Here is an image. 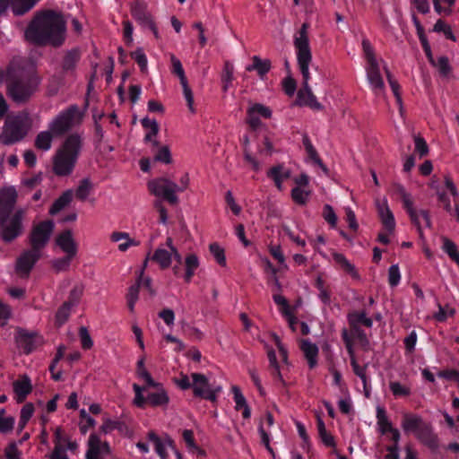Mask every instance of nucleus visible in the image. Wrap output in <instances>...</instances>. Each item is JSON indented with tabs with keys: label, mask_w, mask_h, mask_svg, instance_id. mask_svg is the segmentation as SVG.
Instances as JSON below:
<instances>
[{
	"label": "nucleus",
	"mask_w": 459,
	"mask_h": 459,
	"mask_svg": "<svg viewBox=\"0 0 459 459\" xmlns=\"http://www.w3.org/2000/svg\"><path fill=\"white\" fill-rule=\"evenodd\" d=\"M25 39L37 46L59 48L66 39V22L58 13L51 10L43 12L29 24Z\"/></svg>",
	"instance_id": "f257e3e1"
},
{
	"label": "nucleus",
	"mask_w": 459,
	"mask_h": 459,
	"mask_svg": "<svg viewBox=\"0 0 459 459\" xmlns=\"http://www.w3.org/2000/svg\"><path fill=\"white\" fill-rule=\"evenodd\" d=\"M8 81L9 96L17 103H25L38 91L40 79L32 65L22 59H13L6 73L0 70V81Z\"/></svg>",
	"instance_id": "f03ea898"
},
{
	"label": "nucleus",
	"mask_w": 459,
	"mask_h": 459,
	"mask_svg": "<svg viewBox=\"0 0 459 459\" xmlns=\"http://www.w3.org/2000/svg\"><path fill=\"white\" fill-rule=\"evenodd\" d=\"M83 139L78 133L65 137L53 156V172L58 177L70 176L77 163Z\"/></svg>",
	"instance_id": "7ed1b4c3"
},
{
	"label": "nucleus",
	"mask_w": 459,
	"mask_h": 459,
	"mask_svg": "<svg viewBox=\"0 0 459 459\" xmlns=\"http://www.w3.org/2000/svg\"><path fill=\"white\" fill-rule=\"evenodd\" d=\"M30 127V117L26 113L7 117L0 134L4 145H11L22 141Z\"/></svg>",
	"instance_id": "20e7f679"
},
{
	"label": "nucleus",
	"mask_w": 459,
	"mask_h": 459,
	"mask_svg": "<svg viewBox=\"0 0 459 459\" xmlns=\"http://www.w3.org/2000/svg\"><path fill=\"white\" fill-rule=\"evenodd\" d=\"M82 121V113L76 105L62 110L48 124V128L56 137L63 136Z\"/></svg>",
	"instance_id": "39448f33"
},
{
	"label": "nucleus",
	"mask_w": 459,
	"mask_h": 459,
	"mask_svg": "<svg viewBox=\"0 0 459 459\" xmlns=\"http://www.w3.org/2000/svg\"><path fill=\"white\" fill-rule=\"evenodd\" d=\"M25 213V209L19 208L13 214L0 218V238L4 242L11 243L22 234Z\"/></svg>",
	"instance_id": "423d86ee"
},
{
	"label": "nucleus",
	"mask_w": 459,
	"mask_h": 459,
	"mask_svg": "<svg viewBox=\"0 0 459 459\" xmlns=\"http://www.w3.org/2000/svg\"><path fill=\"white\" fill-rule=\"evenodd\" d=\"M54 228L55 224L51 220L42 221L34 224L28 235L30 248L36 252L41 253L48 244Z\"/></svg>",
	"instance_id": "0eeeda50"
},
{
	"label": "nucleus",
	"mask_w": 459,
	"mask_h": 459,
	"mask_svg": "<svg viewBox=\"0 0 459 459\" xmlns=\"http://www.w3.org/2000/svg\"><path fill=\"white\" fill-rule=\"evenodd\" d=\"M148 188L151 194L168 201L171 204L178 203V197L176 195L178 185L166 178H159L150 181Z\"/></svg>",
	"instance_id": "6e6552de"
},
{
	"label": "nucleus",
	"mask_w": 459,
	"mask_h": 459,
	"mask_svg": "<svg viewBox=\"0 0 459 459\" xmlns=\"http://www.w3.org/2000/svg\"><path fill=\"white\" fill-rule=\"evenodd\" d=\"M14 342L21 352L28 355L40 347L43 344L44 340L37 332H31L18 327L14 334Z\"/></svg>",
	"instance_id": "1a4fd4ad"
},
{
	"label": "nucleus",
	"mask_w": 459,
	"mask_h": 459,
	"mask_svg": "<svg viewBox=\"0 0 459 459\" xmlns=\"http://www.w3.org/2000/svg\"><path fill=\"white\" fill-rule=\"evenodd\" d=\"M191 378L192 389L195 396L211 402L216 401L217 393L220 391V388L213 389L211 386L208 378L204 374L192 373Z\"/></svg>",
	"instance_id": "9d476101"
},
{
	"label": "nucleus",
	"mask_w": 459,
	"mask_h": 459,
	"mask_svg": "<svg viewBox=\"0 0 459 459\" xmlns=\"http://www.w3.org/2000/svg\"><path fill=\"white\" fill-rule=\"evenodd\" d=\"M41 253L29 248L24 250L16 259L15 271L21 278H28Z\"/></svg>",
	"instance_id": "9b49d317"
},
{
	"label": "nucleus",
	"mask_w": 459,
	"mask_h": 459,
	"mask_svg": "<svg viewBox=\"0 0 459 459\" xmlns=\"http://www.w3.org/2000/svg\"><path fill=\"white\" fill-rule=\"evenodd\" d=\"M381 65H383V67L385 65L386 66L385 62L380 59L378 62L367 65L365 67L367 73V79L369 82V85L373 92L377 96H383L385 93V82L380 72Z\"/></svg>",
	"instance_id": "f8f14e48"
},
{
	"label": "nucleus",
	"mask_w": 459,
	"mask_h": 459,
	"mask_svg": "<svg viewBox=\"0 0 459 459\" xmlns=\"http://www.w3.org/2000/svg\"><path fill=\"white\" fill-rule=\"evenodd\" d=\"M131 14L141 26L149 28L153 32L155 38H159L158 30L144 3L135 2L131 7Z\"/></svg>",
	"instance_id": "ddd939ff"
},
{
	"label": "nucleus",
	"mask_w": 459,
	"mask_h": 459,
	"mask_svg": "<svg viewBox=\"0 0 459 459\" xmlns=\"http://www.w3.org/2000/svg\"><path fill=\"white\" fill-rule=\"evenodd\" d=\"M393 191L402 199L403 207L408 212L411 220V222L415 223L420 229L419 214L417 212V210L413 207V200L411 194L405 190L403 186L398 183H394L393 185Z\"/></svg>",
	"instance_id": "4468645a"
},
{
	"label": "nucleus",
	"mask_w": 459,
	"mask_h": 459,
	"mask_svg": "<svg viewBox=\"0 0 459 459\" xmlns=\"http://www.w3.org/2000/svg\"><path fill=\"white\" fill-rule=\"evenodd\" d=\"M17 200V192L14 187L8 186L0 189V218L10 215Z\"/></svg>",
	"instance_id": "2eb2a0df"
},
{
	"label": "nucleus",
	"mask_w": 459,
	"mask_h": 459,
	"mask_svg": "<svg viewBox=\"0 0 459 459\" xmlns=\"http://www.w3.org/2000/svg\"><path fill=\"white\" fill-rule=\"evenodd\" d=\"M56 244L65 255L76 256L78 245L71 230H65L58 234L56 238Z\"/></svg>",
	"instance_id": "dca6fc26"
},
{
	"label": "nucleus",
	"mask_w": 459,
	"mask_h": 459,
	"mask_svg": "<svg viewBox=\"0 0 459 459\" xmlns=\"http://www.w3.org/2000/svg\"><path fill=\"white\" fill-rule=\"evenodd\" d=\"M148 439L152 443L155 452L161 459L168 458V448L175 449L174 441L168 436L160 438L153 431L148 433Z\"/></svg>",
	"instance_id": "f3484780"
},
{
	"label": "nucleus",
	"mask_w": 459,
	"mask_h": 459,
	"mask_svg": "<svg viewBox=\"0 0 459 459\" xmlns=\"http://www.w3.org/2000/svg\"><path fill=\"white\" fill-rule=\"evenodd\" d=\"M416 437L432 450L438 448V438L429 423L424 424L415 433Z\"/></svg>",
	"instance_id": "a211bd4d"
},
{
	"label": "nucleus",
	"mask_w": 459,
	"mask_h": 459,
	"mask_svg": "<svg viewBox=\"0 0 459 459\" xmlns=\"http://www.w3.org/2000/svg\"><path fill=\"white\" fill-rule=\"evenodd\" d=\"M67 437L64 436L60 428L55 430L54 450L49 455V459H69L65 452V442Z\"/></svg>",
	"instance_id": "6ab92c4d"
},
{
	"label": "nucleus",
	"mask_w": 459,
	"mask_h": 459,
	"mask_svg": "<svg viewBox=\"0 0 459 459\" xmlns=\"http://www.w3.org/2000/svg\"><path fill=\"white\" fill-rule=\"evenodd\" d=\"M82 56L81 49L74 48L72 49L64 52V56L61 62V67L63 72L69 73L73 72Z\"/></svg>",
	"instance_id": "aec40b11"
},
{
	"label": "nucleus",
	"mask_w": 459,
	"mask_h": 459,
	"mask_svg": "<svg viewBox=\"0 0 459 459\" xmlns=\"http://www.w3.org/2000/svg\"><path fill=\"white\" fill-rule=\"evenodd\" d=\"M298 102L299 105L307 106L315 110L323 109L322 104L317 101L309 86L302 87L298 91Z\"/></svg>",
	"instance_id": "412c9836"
},
{
	"label": "nucleus",
	"mask_w": 459,
	"mask_h": 459,
	"mask_svg": "<svg viewBox=\"0 0 459 459\" xmlns=\"http://www.w3.org/2000/svg\"><path fill=\"white\" fill-rule=\"evenodd\" d=\"M347 321L351 328L360 327L361 325L371 328L373 325V320L368 316V314L365 310L351 311L347 315Z\"/></svg>",
	"instance_id": "4be33fe9"
},
{
	"label": "nucleus",
	"mask_w": 459,
	"mask_h": 459,
	"mask_svg": "<svg viewBox=\"0 0 459 459\" xmlns=\"http://www.w3.org/2000/svg\"><path fill=\"white\" fill-rule=\"evenodd\" d=\"M300 349L307 360L309 368H314L317 365L318 347L309 340H302Z\"/></svg>",
	"instance_id": "5701e85b"
},
{
	"label": "nucleus",
	"mask_w": 459,
	"mask_h": 459,
	"mask_svg": "<svg viewBox=\"0 0 459 459\" xmlns=\"http://www.w3.org/2000/svg\"><path fill=\"white\" fill-rule=\"evenodd\" d=\"M423 419L417 414L404 413L402 420V428L404 432H413L414 434L424 424Z\"/></svg>",
	"instance_id": "b1692460"
},
{
	"label": "nucleus",
	"mask_w": 459,
	"mask_h": 459,
	"mask_svg": "<svg viewBox=\"0 0 459 459\" xmlns=\"http://www.w3.org/2000/svg\"><path fill=\"white\" fill-rule=\"evenodd\" d=\"M297 59L299 68L303 77V87L309 86L308 82L310 80L309 65L312 61L311 52L307 53H297Z\"/></svg>",
	"instance_id": "393cba45"
},
{
	"label": "nucleus",
	"mask_w": 459,
	"mask_h": 459,
	"mask_svg": "<svg viewBox=\"0 0 459 459\" xmlns=\"http://www.w3.org/2000/svg\"><path fill=\"white\" fill-rule=\"evenodd\" d=\"M267 176L272 178L279 190L282 189V183L290 177V170L283 165H277L269 169Z\"/></svg>",
	"instance_id": "a878e982"
},
{
	"label": "nucleus",
	"mask_w": 459,
	"mask_h": 459,
	"mask_svg": "<svg viewBox=\"0 0 459 459\" xmlns=\"http://www.w3.org/2000/svg\"><path fill=\"white\" fill-rule=\"evenodd\" d=\"M308 24L303 23L298 35L294 39V46L297 49V53H307L311 52L309 48V41L307 37Z\"/></svg>",
	"instance_id": "bb28decb"
},
{
	"label": "nucleus",
	"mask_w": 459,
	"mask_h": 459,
	"mask_svg": "<svg viewBox=\"0 0 459 459\" xmlns=\"http://www.w3.org/2000/svg\"><path fill=\"white\" fill-rule=\"evenodd\" d=\"M253 63L246 67L247 72L256 71L261 79H264L265 74L271 69V61L269 59H261L258 56L252 57Z\"/></svg>",
	"instance_id": "cd10ccee"
},
{
	"label": "nucleus",
	"mask_w": 459,
	"mask_h": 459,
	"mask_svg": "<svg viewBox=\"0 0 459 459\" xmlns=\"http://www.w3.org/2000/svg\"><path fill=\"white\" fill-rule=\"evenodd\" d=\"M378 213L385 228L391 233L394 230L395 221L393 212L387 205V202L378 205Z\"/></svg>",
	"instance_id": "c85d7f7f"
},
{
	"label": "nucleus",
	"mask_w": 459,
	"mask_h": 459,
	"mask_svg": "<svg viewBox=\"0 0 459 459\" xmlns=\"http://www.w3.org/2000/svg\"><path fill=\"white\" fill-rule=\"evenodd\" d=\"M110 239L113 242L122 241L118 245V249L121 252L126 251L130 247H135L139 245V242L134 238H131L129 234L126 232L115 231L111 234Z\"/></svg>",
	"instance_id": "c756f323"
},
{
	"label": "nucleus",
	"mask_w": 459,
	"mask_h": 459,
	"mask_svg": "<svg viewBox=\"0 0 459 459\" xmlns=\"http://www.w3.org/2000/svg\"><path fill=\"white\" fill-rule=\"evenodd\" d=\"M102 455L100 438L96 434H91L88 440V450L86 452L85 458L101 459Z\"/></svg>",
	"instance_id": "7c9ffc66"
},
{
	"label": "nucleus",
	"mask_w": 459,
	"mask_h": 459,
	"mask_svg": "<svg viewBox=\"0 0 459 459\" xmlns=\"http://www.w3.org/2000/svg\"><path fill=\"white\" fill-rule=\"evenodd\" d=\"M54 137H56V135L48 128L37 134L34 145L37 149L47 152L51 149Z\"/></svg>",
	"instance_id": "2f4dec72"
},
{
	"label": "nucleus",
	"mask_w": 459,
	"mask_h": 459,
	"mask_svg": "<svg viewBox=\"0 0 459 459\" xmlns=\"http://www.w3.org/2000/svg\"><path fill=\"white\" fill-rule=\"evenodd\" d=\"M231 390L234 394V401L236 403L235 409L237 411L242 410L243 418H245V419L250 418V415H251L250 408L247 405V400H246L245 396L243 395V394L241 393L239 387L237 385H233Z\"/></svg>",
	"instance_id": "473e14b6"
},
{
	"label": "nucleus",
	"mask_w": 459,
	"mask_h": 459,
	"mask_svg": "<svg viewBox=\"0 0 459 459\" xmlns=\"http://www.w3.org/2000/svg\"><path fill=\"white\" fill-rule=\"evenodd\" d=\"M157 392L147 394L146 400L152 406H166L169 398L166 393V391L162 388L160 384L159 387H155Z\"/></svg>",
	"instance_id": "72a5a7b5"
},
{
	"label": "nucleus",
	"mask_w": 459,
	"mask_h": 459,
	"mask_svg": "<svg viewBox=\"0 0 459 459\" xmlns=\"http://www.w3.org/2000/svg\"><path fill=\"white\" fill-rule=\"evenodd\" d=\"M173 254L164 248L159 247L152 256V260L156 262L161 269H167L170 266Z\"/></svg>",
	"instance_id": "f704fd0d"
},
{
	"label": "nucleus",
	"mask_w": 459,
	"mask_h": 459,
	"mask_svg": "<svg viewBox=\"0 0 459 459\" xmlns=\"http://www.w3.org/2000/svg\"><path fill=\"white\" fill-rule=\"evenodd\" d=\"M32 386L29 377H25L22 379L17 380L13 383V390L18 395L19 402H22L26 396L31 392Z\"/></svg>",
	"instance_id": "c9c22d12"
},
{
	"label": "nucleus",
	"mask_w": 459,
	"mask_h": 459,
	"mask_svg": "<svg viewBox=\"0 0 459 459\" xmlns=\"http://www.w3.org/2000/svg\"><path fill=\"white\" fill-rule=\"evenodd\" d=\"M73 198L72 190H66L51 205L49 209V213L51 215H55L62 211L65 206H67Z\"/></svg>",
	"instance_id": "e433bc0d"
},
{
	"label": "nucleus",
	"mask_w": 459,
	"mask_h": 459,
	"mask_svg": "<svg viewBox=\"0 0 459 459\" xmlns=\"http://www.w3.org/2000/svg\"><path fill=\"white\" fill-rule=\"evenodd\" d=\"M114 429H117L122 434H127L129 432L128 427L125 422L105 419L103 424L100 426L101 432L108 434Z\"/></svg>",
	"instance_id": "4c0bfd02"
},
{
	"label": "nucleus",
	"mask_w": 459,
	"mask_h": 459,
	"mask_svg": "<svg viewBox=\"0 0 459 459\" xmlns=\"http://www.w3.org/2000/svg\"><path fill=\"white\" fill-rule=\"evenodd\" d=\"M377 420L379 430L383 435L391 432L394 429L383 407L378 406L377 408Z\"/></svg>",
	"instance_id": "58836bf2"
},
{
	"label": "nucleus",
	"mask_w": 459,
	"mask_h": 459,
	"mask_svg": "<svg viewBox=\"0 0 459 459\" xmlns=\"http://www.w3.org/2000/svg\"><path fill=\"white\" fill-rule=\"evenodd\" d=\"M303 145L305 147V150L308 155V157L316 163L324 171H327V169L324 165L322 160L320 159L316 148L313 146L309 137L307 135L303 136Z\"/></svg>",
	"instance_id": "ea45409f"
},
{
	"label": "nucleus",
	"mask_w": 459,
	"mask_h": 459,
	"mask_svg": "<svg viewBox=\"0 0 459 459\" xmlns=\"http://www.w3.org/2000/svg\"><path fill=\"white\" fill-rule=\"evenodd\" d=\"M185 267H186V273H185V280L186 282H190L192 280V277L195 274V270L199 267V259L196 255L190 254L186 255L185 259Z\"/></svg>",
	"instance_id": "a19ab883"
},
{
	"label": "nucleus",
	"mask_w": 459,
	"mask_h": 459,
	"mask_svg": "<svg viewBox=\"0 0 459 459\" xmlns=\"http://www.w3.org/2000/svg\"><path fill=\"white\" fill-rule=\"evenodd\" d=\"M93 189V184L90 178H85L79 182L75 191V196L81 201H85Z\"/></svg>",
	"instance_id": "79ce46f5"
},
{
	"label": "nucleus",
	"mask_w": 459,
	"mask_h": 459,
	"mask_svg": "<svg viewBox=\"0 0 459 459\" xmlns=\"http://www.w3.org/2000/svg\"><path fill=\"white\" fill-rule=\"evenodd\" d=\"M39 0H13L12 9L14 14L22 15L30 11Z\"/></svg>",
	"instance_id": "37998d69"
},
{
	"label": "nucleus",
	"mask_w": 459,
	"mask_h": 459,
	"mask_svg": "<svg viewBox=\"0 0 459 459\" xmlns=\"http://www.w3.org/2000/svg\"><path fill=\"white\" fill-rule=\"evenodd\" d=\"M384 70L385 72L386 78L388 80V82L390 84L392 91L396 99V102L399 105L400 112L402 114L403 113V101H402V97H401V93H400V85L397 82V81L393 77V75L389 72L387 66L385 65Z\"/></svg>",
	"instance_id": "c03bdc74"
},
{
	"label": "nucleus",
	"mask_w": 459,
	"mask_h": 459,
	"mask_svg": "<svg viewBox=\"0 0 459 459\" xmlns=\"http://www.w3.org/2000/svg\"><path fill=\"white\" fill-rule=\"evenodd\" d=\"M445 185L447 190L450 192L451 195L454 197L455 203V215L459 221V193L457 191L456 186L449 176H445Z\"/></svg>",
	"instance_id": "a18cd8bd"
},
{
	"label": "nucleus",
	"mask_w": 459,
	"mask_h": 459,
	"mask_svg": "<svg viewBox=\"0 0 459 459\" xmlns=\"http://www.w3.org/2000/svg\"><path fill=\"white\" fill-rule=\"evenodd\" d=\"M333 260L341 266L343 271L350 273L354 278L358 277V273L354 265L351 264L343 255L339 253L333 254Z\"/></svg>",
	"instance_id": "49530a36"
},
{
	"label": "nucleus",
	"mask_w": 459,
	"mask_h": 459,
	"mask_svg": "<svg viewBox=\"0 0 459 459\" xmlns=\"http://www.w3.org/2000/svg\"><path fill=\"white\" fill-rule=\"evenodd\" d=\"M333 260L341 266L343 271L350 273L354 278L358 277V273L354 265L351 264L343 255L339 253L333 254Z\"/></svg>",
	"instance_id": "de8ad7c7"
},
{
	"label": "nucleus",
	"mask_w": 459,
	"mask_h": 459,
	"mask_svg": "<svg viewBox=\"0 0 459 459\" xmlns=\"http://www.w3.org/2000/svg\"><path fill=\"white\" fill-rule=\"evenodd\" d=\"M333 260L341 266L343 271L350 273L354 278L358 277V273L354 265L351 264L343 255L339 253L333 254Z\"/></svg>",
	"instance_id": "09e8293b"
},
{
	"label": "nucleus",
	"mask_w": 459,
	"mask_h": 459,
	"mask_svg": "<svg viewBox=\"0 0 459 459\" xmlns=\"http://www.w3.org/2000/svg\"><path fill=\"white\" fill-rule=\"evenodd\" d=\"M333 260L341 266L343 271L350 273L354 278L358 277V273L354 265L351 264L343 255L339 253L333 254Z\"/></svg>",
	"instance_id": "8fccbe9b"
},
{
	"label": "nucleus",
	"mask_w": 459,
	"mask_h": 459,
	"mask_svg": "<svg viewBox=\"0 0 459 459\" xmlns=\"http://www.w3.org/2000/svg\"><path fill=\"white\" fill-rule=\"evenodd\" d=\"M389 388L393 395L396 398L407 397L411 394V388L408 385H403L398 381H391L389 383Z\"/></svg>",
	"instance_id": "3c124183"
},
{
	"label": "nucleus",
	"mask_w": 459,
	"mask_h": 459,
	"mask_svg": "<svg viewBox=\"0 0 459 459\" xmlns=\"http://www.w3.org/2000/svg\"><path fill=\"white\" fill-rule=\"evenodd\" d=\"M141 285V281L137 280L136 283L132 285L129 290L128 293L126 295L127 299V307L130 310V312H134V305L138 300L139 298V288Z\"/></svg>",
	"instance_id": "603ef678"
},
{
	"label": "nucleus",
	"mask_w": 459,
	"mask_h": 459,
	"mask_svg": "<svg viewBox=\"0 0 459 459\" xmlns=\"http://www.w3.org/2000/svg\"><path fill=\"white\" fill-rule=\"evenodd\" d=\"M74 258V256L65 255L64 257L54 259L51 261L52 268L56 273L65 272L70 268L71 262Z\"/></svg>",
	"instance_id": "864d4df0"
},
{
	"label": "nucleus",
	"mask_w": 459,
	"mask_h": 459,
	"mask_svg": "<svg viewBox=\"0 0 459 459\" xmlns=\"http://www.w3.org/2000/svg\"><path fill=\"white\" fill-rule=\"evenodd\" d=\"M233 73H234V66L233 65L226 61L224 64L222 74H221V82L223 83V91H226L230 85L231 84V82L233 80Z\"/></svg>",
	"instance_id": "5fc2aeb1"
},
{
	"label": "nucleus",
	"mask_w": 459,
	"mask_h": 459,
	"mask_svg": "<svg viewBox=\"0 0 459 459\" xmlns=\"http://www.w3.org/2000/svg\"><path fill=\"white\" fill-rule=\"evenodd\" d=\"M443 250L455 261L459 266V253L457 247L453 241L445 238L443 239Z\"/></svg>",
	"instance_id": "6e6d98bb"
},
{
	"label": "nucleus",
	"mask_w": 459,
	"mask_h": 459,
	"mask_svg": "<svg viewBox=\"0 0 459 459\" xmlns=\"http://www.w3.org/2000/svg\"><path fill=\"white\" fill-rule=\"evenodd\" d=\"M74 306H73L72 304L68 303L67 301H65L57 310L56 314V322L58 323V325H63L65 324L69 316H70V313H71V310H72V307H74Z\"/></svg>",
	"instance_id": "4d7b16f0"
},
{
	"label": "nucleus",
	"mask_w": 459,
	"mask_h": 459,
	"mask_svg": "<svg viewBox=\"0 0 459 459\" xmlns=\"http://www.w3.org/2000/svg\"><path fill=\"white\" fill-rule=\"evenodd\" d=\"M210 252L215 258L216 262L221 265H226V257L224 249L217 243H212L209 247Z\"/></svg>",
	"instance_id": "13d9d810"
},
{
	"label": "nucleus",
	"mask_w": 459,
	"mask_h": 459,
	"mask_svg": "<svg viewBox=\"0 0 459 459\" xmlns=\"http://www.w3.org/2000/svg\"><path fill=\"white\" fill-rule=\"evenodd\" d=\"M170 61H171V65H172L171 73L179 78L180 82L187 81L180 60L178 57H176L174 55H171Z\"/></svg>",
	"instance_id": "bf43d9fd"
},
{
	"label": "nucleus",
	"mask_w": 459,
	"mask_h": 459,
	"mask_svg": "<svg viewBox=\"0 0 459 459\" xmlns=\"http://www.w3.org/2000/svg\"><path fill=\"white\" fill-rule=\"evenodd\" d=\"M434 31L443 32L446 39H449L452 41H456V38L455 37L451 27L442 20L437 21L434 25Z\"/></svg>",
	"instance_id": "052dcab7"
},
{
	"label": "nucleus",
	"mask_w": 459,
	"mask_h": 459,
	"mask_svg": "<svg viewBox=\"0 0 459 459\" xmlns=\"http://www.w3.org/2000/svg\"><path fill=\"white\" fill-rule=\"evenodd\" d=\"M351 365L352 367L354 374L356 376H358L361 379V381L363 383V386L366 389L367 388V384H368V378H367V376H366V370H367L368 365H365L364 367H360L358 364L355 357L351 358Z\"/></svg>",
	"instance_id": "680f3d73"
},
{
	"label": "nucleus",
	"mask_w": 459,
	"mask_h": 459,
	"mask_svg": "<svg viewBox=\"0 0 459 459\" xmlns=\"http://www.w3.org/2000/svg\"><path fill=\"white\" fill-rule=\"evenodd\" d=\"M133 388L135 394L134 404L139 408H143L145 403H148L146 397L143 395V392L145 390V387H141L137 384H134Z\"/></svg>",
	"instance_id": "e2e57ef3"
},
{
	"label": "nucleus",
	"mask_w": 459,
	"mask_h": 459,
	"mask_svg": "<svg viewBox=\"0 0 459 459\" xmlns=\"http://www.w3.org/2000/svg\"><path fill=\"white\" fill-rule=\"evenodd\" d=\"M34 411L33 405L31 403H26L21 410V416L19 424L21 428H23L29 420L31 418Z\"/></svg>",
	"instance_id": "0e129e2a"
},
{
	"label": "nucleus",
	"mask_w": 459,
	"mask_h": 459,
	"mask_svg": "<svg viewBox=\"0 0 459 459\" xmlns=\"http://www.w3.org/2000/svg\"><path fill=\"white\" fill-rule=\"evenodd\" d=\"M82 294H83V286L81 284L74 285L69 293L67 302L72 304L73 306L77 305V303L79 302Z\"/></svg>",
	"instance_id": "69168bd1"
},
{
	"label": "nucleus",
	"mask_w": 459,
	"mask_h": 459,
	"mask_svg": "<svg viewBox=\"0 0 459 459\" xmlns=\"http://www.w3.org/2000/svg\"><path fill=\"white\" fill-rule=\"evenodd\" d=\"M156 161H160L165 164L171 162V154L168 146H161L154 156Z\"/></svg>",
	"instance_id": "338daca9"
},
{
	"label": "nucleus",
	"mask_w": 459,
	"mask_h": 459,
	"mask_svg": "<svg viewBox=\"0 0 459 459\" xmlns=\"http://www.w3.org/2000/svg\"><path fill=\"white\" fill-rule=\"evenodd\" d=\"M323 218L332 226L335 227L337 224V216L330 204H325L323 208Z\"/></svg>",
	"instance_id": "774afa93"
}]
</instances>
